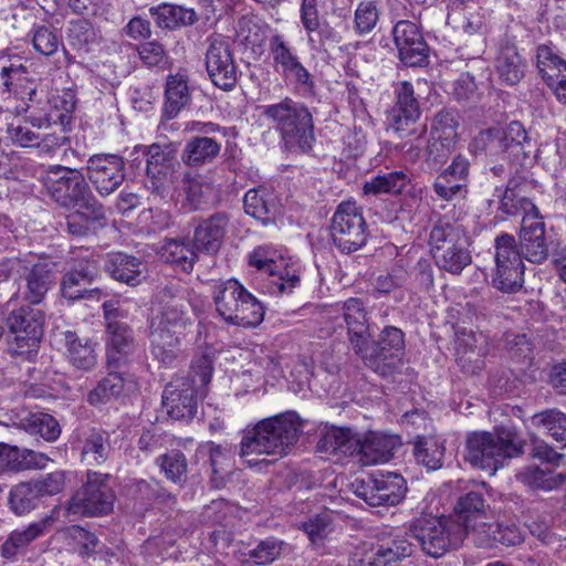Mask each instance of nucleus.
<instances>
[{
	"label": "nucleus",
	"instance_id": "f257e3e1",
	"mask_svg": "<svg viewBox=\"0 0 566 566\" xmlns=\"http://www.w3.org/2000/svg\"><path fill=\"white\" fill-rule=\"evenodd\" d=\"M157 300L160 308L150 323V353L160 364L170 366L180 353L181 336L190 324L188 303L176 286L163 287Z\"/></svg>",
	"mask_w": 566,
	"mask_h": 566
},
{
	"label": "nucleus",
	"instance_id": "f03ea898",
	"mask_svg": "<svg viewBox=\"0 0 566 566\" xmlns=\"http://www.w3.org/2000/svg\"><path fill=\"white\" fill-rule=\"evenodd\" d=\"M302 421L294 411H286L261 420L240 442V458L250 467L264 460L253 455L284 457L296 444L302 433Z\"/></svg>",
	"mask_w": 566,
	"mask_h": 566
},
{
	"label": "nucleus",
	"instance_id": "7ed1b4c3",
	"mask_svg": "<svg viewBox=\"0 0 566 566\" xmlns=\"http://www.w3.org/2000/svg\"><path fill=\"white\" fill-rule=\"evenodd\" d=\"M263 115L279 133L285 149L303 154L312 151L316 142L314 119L304 103L285 97L279 103L264 106Z\"/></svg>",
	"mask_w": 566,
	"mask_h": 566
},
{
	"label": "nucleus",
	"instance_id": "20e7f679",
	"mask_svg": "<svg viewBox=\"0 0 566 566\" xmlns=\"http://www.w3.org/2000/svg\"><path fill=\"white\" fill-rule=\"evenodd\" d=\"M46 195L65 209L88 210L95 218L102 216V202L92 192L85 174L62 165L50 166L41 177Z\"/></svg>",
	"mask_w": 566,
	"mask_h": 566
},
{
	"label": "nucleus",
	"instance_id": "39448f33",
	"mask_svg": "<svg viewBox=\"0 0 566 566\" xmlns=\"http://www.w3.org/2000/svg\"><path fill=\"white\" fill-rule=\"evenodd\" d=\"M524 441L510 426H500L494 433L474 432L467 439L465 460L475 468L494 474L505 461L523 453Z\"/></svg>",
	"mask_w": 566,
	"mask_h": 566
},
{
	"label": "nucleus",
	"instance_id": "423d86ee",
	"mask_svg": "<svg viewBox=\"0 0 566 566\" xmlns=\"http://www.w3.org/2000/svg\"><path fill=\"white\" fill-rule=\"evenodd\" d=\"M212 371L211 359L203 355L192 363L189 376L177 377L166 385L163 405L170 418L190 420L195 417L198 395L211 381Z\"/></svg>",
	"mask_w": 566,
	"mask_h": 566
},
{
	"label": "nucleus",
	"instance_id": "0eeeda50",
	"mask_svg": "<svg viewBox=\"0 0 566 566\" xmlns=\"http://www.w3.org/2000/svg\"><path fill=\"white\" fill-rule=\"evenodd\" d=\"M429 245L436 265L452 275L461 274L472 263L464 229L447 218L439 219L432 227Z\"/></svg>",
	"mask_w": 566,
	"mask_h": 566
},
{
	"label": "nucleus",
	"instance_id": "6e6552de",
	"mask_svg": "<svg viewBox=\"0 0 566 566\" xmlns=\"http://www.w3.org/2000/svg\"><path fill=\"white\" fill-rule=\"evenodd\" d=\"M56 263L42 259L36 262L6 259L0 262V276H18L17 296L30 305L41 304L57 279Z\"/></svg>",
	"mask_w": 566,
	"mask_h": 566
},
{
	"label": "nucleus",
	"instance_id": "1a4fd4ad",
	"mask_svg": "<svg viewBox=\"0 0 566 566\" xmlns=\"http://www.w3.org/2000/svg\"><path fill=\"white\" fill-rule=\"evenodd\" d=\"M409 534L416 538L422 552L440 558L458 549L467 535L464 528L452 516L421 515L409 524Z\"/></svg>",
	"mask_w": 566,
	"mask_h": 566
},
{
	"label": "nucleus",
	"instance_id": "9d476101",
	"mask_svg": "<svg viewBox=\"0 0 566 566\" xmlns=\"http://www.w3.org/2000/svg\"><path fill=\"white\" fill-rule=\"evenodd\" d=\"M213 301L218 314L229 324L255 327L264 318V306L237 280L213 286Z\"/></svg>",
	"mask_w": 566,
	"mask_h": 566
},
{
	"label": "nucleus",
	"instance_id": "9b49d317",
	"mask_svg": "<svg viewBox=\"0 0 566 566\" xmlns=\"http://www.w3.org/2000/svg\"><path fill=\"white\" fill-rule=\"evenodd\" d=\"M475 153L490 158H506L512 161L527 158L533 143L520 122H511L506 127H491L481 130L471 144Z\"/></svg>",
	"mask_w": 566,
	"mask_h": 566
},
{
	"label": "nucleus",
	"instance_id": "f8f14e48",
	"mask_svg": "<svg viewBox=\"0 0 566 566\" xmlns=\"http://www.w3.org/2000/svg\"><path fill=\"white\" fill-rule=\"evenodd\" d=\"M45 314L29 303L13 308L4 316V323L12 335L8 344L11 356L32 360L43 336Z\"/></svg>",
	"mask_w": 566,
	"mask_h": 566
},
{
	"label": "nucleus",
	"instance_id": "ddd939ff",
	"mask_svg": "<svg viewBox=\"0 0 566 566\" xmlns=\"http://www.w3.org/2000/svg\"><path fill=\"white\" fill-rule=\"evenodd\" d=\"M355 353L375 373L387 376L401 363L405 353V335L395 326H386L376 342H365Z\"/></svg>",
	"mask_w": 566,
	"mask_h": 566
},
{
	"label": "nucleus",
	"instance_id": "4468645a",
	"mask_svg": "<svg viewBox=\"0 0 566 566\" xmlns=\"http://www.w3.org/2000/svg\"><path fill=\"white\" fill-rule=\"evenodd\" d=\"M329 231L334 245L343 253L355 252L367 242V223L354 201H343L337 206Z\"/></svg>",
	"mask_w": 566,
	"mask_h": 566
},
{
	"label": "nucleus",
	"instance_id": "2eb2a0df",
	"mask_svg": "<svg viewBox=\"0 0 566 566\" xmlns=\"http://www.w3.org/2000/svg\"><path fill=\"white\" fill-rule=\"evenodd\" d=\"M111 479L109 474L88 471L86 482L70 500L69 512L82 515L109 513L115 502Z\"/></svg>",
	"mask_w": 566,
	"mask_h": 566
},
{
	"label": "nucleus",
	"instance_id": "dca6fc26",
	"mask_svg": "<svg viewBox=\"0 0 566 566\" xmlns=\"http://www.w3.org/2000/svg\"><path fill=\"white\" fill-rule=\"evenodd\" d=\"M185 130L197 135L187 140L181 151V160L189 167L211 164L220 154L221 142L217 135L226 136L224 128L212 122L192 120Z\"/></svg>",
	"mask_w": 566,
	"mask_h": 566
},
{
	"label": "nucleus",
	"instance_id": "f3484780",
	"mask_svg": "<svg viewBox=\"0 0 566 566\" xmlns=\"http://www.w3.org/2000/svg\"><path fill=\"white\" fill-rule=\"evenodd\" d=\"M207 42L205 64L210 81L222 91H232L238 72L230 43L220 34L209 36Z\"/></svg>",
	"mask_w": 566,
	"mask_h": 566
},
{
	"label": "nucleus",
	"instance_id": "a211bd4d",
	"mask_svg": "<svg viewBox=\"0 0 566 566\" xmlns=\"http://www.w3.org/2000/svg\"><path fill=\"white\" fill-rule=\"evenodd\" d=\"M396 104L390 109L388 119L400 138L416 136L421 138L427 132L424 124H418L420 107L411 83L403 81L396 88Z\"/></svg>",
	"mask_w": 566,
	"mask_h": 566
},
{
	"label": "nucleus",
	"instance_id": "6ab92c4d",
	"mask_svg": "<svg viewBox=\"0 0 566 566\" xmlns=\"http://www.w3.org/2000/svg\"><path fill=\"white\" fill-rule=\"evenodd\" d=\"M85 176L102 198L113 195L126 178L125 160L117 154H95L88 157Z\"/></svg>",
	"mask_w": 566,
	"mask_h": 566
},
{
	"label": "nucleus",
	"instance_id": "aec40b11",
	"mask_svg": "<svg viewBox=\"0 0 566 566\" xmlns=\"http://www.w3.org/2000/svg\"><path fill=\"white\" fill-rule=\"evenodd\" d=\"M249 264L268 275L272 294H291L300 284V276L290 270L283 260H275V252L268 247H258L249 256Z\"/></svg>",
	"mask_w": 566,
	"mask_h": 566
},
{
	"label": "nucleus",
	"instance_id": "412c9836",
	"mask_svg": "<svg viewBox=\"0 0 566 566\" xmlns=\"http://www.w3.org/2000/svg\"><path fill=\"white\" fill-rule=\"evenodd\" d=\"M56 518L53 513L22 527L12 530L0 545V556L15 562L24 556L29 546L45 536L53 527Z\"/></svg>",
	"mask_w": 566,
	"mask_h": 566
},
{
	"label": "nucleus",
	"instance_id": "4be33fe9",
	"mask_svg": "<svg viewBox=\"0 0 566 566\" xmlns=\"http://www.w3.org/2000/svg\"><path fill=\"white\" fill-rule=\"evenodd\" d=\"M392 35L399 59L405 65L415 67L427 64L429 46L416 23L408 20L397 22Z\"/></svg>",
	"mask_w": 566,
	"mask_h": 566
},
{
	"label": "nucleus",
	"instance_id": "5701e85b",
	"mask_svg": "<svg viewBox=\"0 0 566 566\" xmlns=\"http://www.w3.org/2000/svg\"><path fill=\"white\" fill-rule=\"evenodd\" d=\"M230 224L231 214L227 211H216L208 217L198 218L192 239L196 250L209 255L217 254Z\"/></svg>",
	"mask_w": 566,
	"mask_h": 566
},
{
	"label": "nucleus",
	"instance_id": "b1692460",
	"mask_svg": "<svg viewBox=\"0 0 566 566\" xmlns=\"http://www.w3.org/2000/svg\"><path fill=\"white\" fill-rule=\"evenodd\" d=\"M137 343L133 328L126 323H114L105 327V357L107 368L120 369L127 366L136 350Z\"/></svg>",
	"mask_w": 566,
	"mask_h": 566
},
{
	"label": "nucleus",
	"instance_id": "393cba45",
	"mask_svg": "<svg viewBox=\"0 0 566 566\" xmlns=\"http://www.w3.org/2000/svg\"><path fill=\"white\" fill-rule=\"evenodd\" d=\"M469 171V159L463 155L455 156L432 184L437 197L446 201L464 199L468 193Z\"/></svg>",
	"mask_w": 566,
	"mask_h": 566
},
{
	"label": "nucleus",
	"instance_id": "a878e982",
	"mask_svg": "<svg viewBox=\"0 0 566 566\" xmlns=\"http://www.w3.org/2000/svg\"><path fill=\"white\" fill-rule=\"evenodd\" d=\"M269 49L273 62L281 66L282 74L286 78L293 80L304 91L311 92L314 90L315 83L311 73L301 63L294 50L282 35H273L270 40Z\"/></svg>",
	"mask_w": 566,
	"mask_h": 566
},
{
	"label": "nucleus",
	"instance_id": "bb28decb",
	"mask_svg": "<svg viewBox=\"0 0 566 566\" xmlns=\"http://www.w3.org/2000/svg\"><path fill=\"white\" fill-rule=\"evenodd\" d=\"M74 107V102L54 98L45 101L41 108H38L33 103H27L24 112L29 113L27 119L33 127L49 128L51 126H59V130L65 133L66 126L71 123Z\"/></svg>",
	"mask_w": 566,
	"mask_h": 566
},
{
	"label": "nucleus",
	"instance_id": "cd10ccee",
	"mask_svg": "<svg viewBox=\"0 0 566 566\" xmlns=\"http://www.w3.org/2000/svg\"><path fill=\"white\" fill-rule=\"evenodd\" d=\"M60 335L67 363L81 371L93 370L97 365V343L72 329L62 331Z\"/></svg>",
	"mask_w": 566,
	"mask_h": 566
},
{
	"label": "nucleus",
	"instance_id": "c85d7f7f",
	"mask_svg": "<svg viewBox=\"0 0 566 566\" xmlns=\"http://www.w3.org/2000/svg\"><path fill=\"white\" fill-rule=\"evenodd\" d=\"M520 247L523 258L532 263H542L549 255V248L545 238V224L535 216H525L522 219L520 232Z\"/></svg>",
	"mask_w": 566,
	"mask_h": 566
},
{
	"label": "nucleus",
	"instance_id": "c756f323",
	"mask_svg": "<svg viewBox=\"0 0 566 566\" xmlns=\"http://www.w3.org/2000/svg\"><path fill=\"white\" fill-rule=\"evenodd\" d=\"M494 67L502 84L514 86L525 76L527 64L516 44L505 38L500 42Z\"/></svg>",
	"mask_w": 566,
	"mask_h": 566
},
{
	"label": "nucleus",
	"instance_id": "7c9ffc66",
	"mask_svg": "<svg viewBox=\"0 0 566 566\" xmlns=\"http://www.w3.org/2000/svg\"><path fill=\"white\" fill-rule=\"evenodd\" d=\"M103 269L113 280L129 286H137L145 280L143 261L124 252L106 254L103 258Z\"/></svg>",
	"mask_w": 566,
	"mask_h": 566
},
{
	"label": "nucleus",
	"instance_id": "2f4dec72",
	"mask_svg": "<svg viewBox=\"0 0 566 566\" xmlns=\"http://www.w3.org/2000/svg\"><path fill=\"white\" fill-rule=\"evenodd\" d=\"M399 437L380 432H369L364 440L359 438L357 455L364 465L388 462L394 451L400 447Z\"/></svg>",
	"mask_w": 566,
	"mask_h": 566
},
{
	"label": "nucleus",
	"instance_id": "473e14b6",
	"mask_svg": "<svg viewBox=\"0 0 566 566\" xmlns=\"http://www.w3.org/2000/svg\"><path fill=\"white\" fill-rule=\"evenodd\" d=\"M135 390L137 381L134 375L108 368V374L90 391L87 400L91 405L103 403Z\"/></svg>",
	"mask_w": 566,
	"mask_h": 566
},
{
	"label": "nucleus",
	"instance_id": "72a5a7b5",
	"mask_svg": "<svg viewBox=\"0 0 566 566\" xmlns=\"http://www.w3.org/2000/svg\"><path fill=\"white\" fill-rule=\"evenodd\" d=\"M243 205L245 212L263 224L274 223L282 213L277 196L264 187L247 191Z\"/></svg>",
	"mask_w": 566,
	"mask_h": 566
},
{
	"label": "nucleus",
	"instance_id": "f704fd0d",
	"mask_svg": "<svg viewBox=\"0 0 566 566\" xmlns=\"http://www.w3.org/2000/svg\"><path fill=\"white\" fill-rule=\"evenodd\" d=\"M342 310L350 346L354 352L360 350L363 344L371 337L364 302L357 297L348 298Z\"/></svg>",
	"mask_w": 566,
	"mask_h": 566
},
{
	"label": "nucleus",
	"instance_id": "c9c22d12",
	"mask_svg": "<svg viewBox=\"0 0 566 566\" xmlns=\"http://www.w3.org/2000/svg\"><path fill=\"white\" fill-rule=\"evenodd\" d=\"M49 461L44 453L27 448H18L8 443H0V474L3 472H19L32 469H43Z\"/></svg>",
	"mask_w": 566,
	"mask_h": 566
},
{
	"label": "nucleus",
	"instance_id": "e433bc0d",
	"mask_svg": "<svg viewBox=\"0 0 566 566\" xmlns=\"http://www.w3.org/2000/svg\"><path fill=\"white\" fill-rule=\"evenodd\" d=\"M2 93H12L21 99L33 103L36 96V85L29 78L28 69L22 63H10L0 70Z\"/></svg>",
	"mask_w": 566,
	"mask_h": 566
},
{
	"label": "nucleus",
	"instance_id": "4c0bfd02",
	"mask_svg": "<svg viewBox=\"0 0 566 566\" xmlns=\"http://www.w3.org/2000/svg\"><path fill=\"white\" fill-rule=\"evenodd\" d=\"M67 45L80 54L93 52L99 45L101 31L87 19H73L65 30Z\"/></svg>",
	"mask_w": 566,
	"mask_h": 566
},
{
	"label": "nucleus",
	"instance_id": "58836bf2",
	"mask_svg": "<svg viewBox=\"0 0 566 566\" xmlns=\"http://www.w3.org/2000/svg\"><path fill=\"white\" fill-rule=\"evenodd\" d=\"M149 14L158 28L168 30L190 27L199 20L193 9L170 3L151 7Z\"/></svg>",
	"mask_w": 566,
	"mask_h": 566
},
{
	"label": "nucleus",
	"instance_id": "ea45409f",
	"mask_svg": "<svg viewBox=\"0 0 566 566\" xmlns=\"http://www.w3.org/2000/svg\"><path fill=\"white\" fill-rule=\"evenodd\" d=\"M359 437L348 428L332 427L317 443V449L329 455L352 457L357 454Z\"/></svg>",
	"mask_w": 566,
	"mask_h": 566
},
{
	"label": "nucleus",
	"instance_id": "a19ab883",
	"mask_svg": "<svg viewBox=\"0 0 566 566\" xmlns=\"http://www.w3.org/2000/svg\"><path fill=\"white\" fill-rule=\"evenodd\" d=\"M536 69L546 85L566 74V60L552 42L538 44L535 51Z\"/></svg>",
	"mask_w": 566,
	"mask_h": 566
},
{
	"label": "nucleus",
	"instance_id": "79ce46f5",
	"mask_svg": "<svg viewBox=\"0 0 566 566\" xmlns=\"http://www.w3.org/2000/svg\"><path fill=\"white\" fill-rule=\"evenodd\" d=\"M486 507L484 495L481 491H469L458 499L454 506L455 515L453 522L459 523L464 528L467 535L472 522L485 520Z\"/></svg>",
	"mask_w": 566,
	"mask_h": 566
},
{
	"label": "nucleus",
	"instance_id": "37998d69",
	"mask_svg": "<svg viewBox=\"0 0 566 566\" xmlns=\"http://www.w3.org/2000/svg\"><path fill=\"white\" fill-rule=\"evenodd\" d=\"M165 97L163 116L172 119L190 103L191 96L187 77L179 73L168 75Z\"/></svg>",
	"mask_w": 566,
	"mask_h": 566
},
{
	"label": "nucleus",
	"instance_id": "c03bdc74",
	"mask_svg": "<svg viewBox=\"0 0 566 566\" xmlns=\"http://www.w3.org/2000/svg\"><path fill=\"white\" fill-rule=\"evenodd\" d=\"M160 258L166 262L174 264L181 271L189 273L193 270L197 260V250L192 244L182 239L166 240L160 249Z\"/></svg>",
	"mask_w": 566,
	"mask_h": 566
},
{
	"label": "nucleus",
	"instance_id": "a18cd8bd",
	"mask_svg": "<svg viewBox=\"0 0 566 566\" xmlns=\"http://www.w3.org/2000/svg\"><path fill=\"white\" fill-rule=\"evenodd\" d=\"M97 275L95 263L87 261L80 269L67 272L61 282L63 297L77 301L82 300L84 289L90 285Z\"/></svg>",
	"mask_w": 566,
	"mask_h": 566
},
{
	"label": "nucleus",
	"instance_id": "49530a36",
	"mask_svg": "<svg viewBox=\"0 0 566 566\" xmlns=\"http://www.w3.org/2000/svg\"><path fill=\"white\" fill-rule=\"evenodd\" d=\"M111 451L108 434L102 430L91 429L83 440L82 461L90 465H101L108 459Z\"/></svg>",
	"mask_w": 566,
	"mask_h": 566
},
{
	"label": "nucleus",
	"instance_id": "de8ad7c7",
	"mask_svg": "<svg viewBox=\"0 0 566 566\" xmlns=\"http://www.w3.org/2000/svg\"><path fill=\"white\" fill-rule=\"evenodd\" d=\"M516 476L521 482L544 491L558 489L566 480V474L563 472H555L551 469H542L535 465L524 468Z\"/></svg>",
	"mask_w": 566,
	"mask_h": 566
},
{
	"label": "nucleus",
	"instance_id": "09e8293b",
	"mask_svg": "<svg viewBox=\"0 0 566 566\" xmlns=\"http://www.w3.org/2000/svg\"><path fill=\"white\" fill-rule=\"evenodd\" d=\"M444 452V442L433 437H418L413 446L417 462L431 471L442 467Z\"/></svg>",
	"mask_w": 566,
	"mask_h": 566
},
{
	"label": "nucleus",
	"instance_id": "8fccbe9b",
	"mask_svg": "<svg viewBox=\"0 0 566 566\" xmlns=\"http://www.w3.org/2000/svg\"><path fill=\"white\" fill-rule=\"evenodd\" d=\"M307 32V43L313 51L327 52L329 48L340 42L339 33L327 22H319V19L303 23Z\"/></svg>",
	"mask_w": 566,
	"mask_h": 566
},
{
	"label": "nucleus",
	"instance_id": "3c124183",
	"mask_svg": "<svg viewBox=\"0 0 566 566\" xmlns=\"http://www.w3.org/2000/svg\"><path fill=\"white\" fill-rule=\"evenodd\" d=\"M410 184V178L403 171H390L373 177L364 184L365 195H399Z\"/></svg>",
	"mask_w": 566,
	"mask_h": 566
},
{
	"label": "nucleus",
	"instance_id": "603ef678",
	"mask_svg": "<svg viewBox=\"0 0 566 566\" xmlns=\"http://www.w3.org/2000/svg\"><path fill=\"white\" fill-rule=\"evenodd\" d=\"M156 464L165 478L182 486L188 480V461L186 455L177 449H172L156 459Z\"/></svg>",
	"mask_w": 566,
	"mask_h": 566
},
{
	"label": "nucleus",
	"instance_id": "864d4df0",
	"mask_svg": "<svg viewBox=\"0 0 566 566\" xmlns=\"http://www.w3.org/2000/svg\"><path fill=\"white\" fill-rule=\"evenodd\" d=\"M134 153L146 157V170H174L176 153L170 145L156 143L150 146L138 145L134 148Z\"/></svg>",
	"mask_w": 566,
	"mask_h": 566
},
{
	"label": "nucleus",
	"instance_id": "5fc2aeb1",
	"mask_svg": "<svg viewBox=\"0 0 566 566\" xmlns=\"http://www.w3.org/2000/svg\"><path fill=\"white\" fill-rule=\"evenodd\" d=\"M31 481L21 482L12 486L8 496V504L10 510L15 515H25L34 510L40 501Z\"/></svg>",
	"mask_w": 566,
	"mask_h": 566
},
{
	"label": "nucleus",
	"instance_id": "6e6d98bb",
	"mask_svg": "<svg viewBox=\"0 0 566 566\" xmlns=\"http://www.w3.org/2000/svg\"><path fill=\"white\" fill-rule=\"evenodd\" d=\"M378 566H389L412 554V545L405 537L373 546Z\"/></svg>",
	"mask_w": 566,
	"mask_h": 566
},
{
	"label": "nucleus",
	"instance_id": "4d7b16f0",
	"mask_svg": "<svg viewBox=\"0 0 566 566\" xmlns=\"http://www.w3.org/2000/svg\"><path fill=\"white\" fill-rule=\"evenodd\" d=\"M21 426L32 436H40L46 441H54L61 434L59 422L49 413H30L21 420Z\"/></svg>",
	"mask_w": 566,
	"mask_h": 566
},
{
	"label": "nucleus",
	"instance_id": "13d9d810",
	"mask_svg": "<svg viewBox=\"0 0 566 566\" xmlns=\"http://www.w3.org/2000/svg\"><path fill=\"white\" fill-rule=\"evenodd\" d=\"M533 426L543 428L555 441L566 447V415L557 409H547L532 417Z\"/></svg>",
	"mask_w": 566,
	"mask_h": 566
},
{
	"label": "nucleus",
	"instance_id": "bf43d9fd",
	"mask_svg": "<svg viewBox=\"0 0 566 566\" xmlns=\"http://www.w3.org/2000/svg\"><path fill=\"white\" fill-rule=\"evenodd\" d=\"M495 274L493 285L504 293H515L520 291L524 282V264H495Z\"/></svg>",
	"mask_w": 566,
	"mask_h": 566
},
{
	"label": "nucleus",
	"instance_id": "052dcab7",
	"mask_svg": "<svg viewBox=\"0 0 566 566\" xmlns=\"http://www.w3.org/2000/svg\"><path fill=\"white\" fill-rule=\"evenodd\" d=\"M380 496L385 499L387 505H397L405 497L407 491L406 480L402 475L394 472L375 475Z\"/></svg>",
	"mask_w": 566,
	"mask_h": 566
},
{
	"label": "nucleus",
	"instance_id": "680f3d73",
	"mask_svg": "<svg viewBox=\"0 0 566 566\" xmlns=\"http://www.w3.org/2000/svg\"><path fill=\"white\" fill-rule=\"evenodd\" d=\"M379 0H364L358 3L354 14V28L357 34L370 33L379 20Z\"/></svg>",
	"mask_w": 566,
	"mask_h": 566
},
{
	"label": "nucleus",
	"instance_id": "e2e57ef3",
	"mask_svg": "<svg viewBox=\"0 0 566 566\" xmlns=\"http://www.w3.org/2000/svg\"><path fill=\"white\" fill-rule=\"evenodd\" d=\"M478 343V338L475 336H471L468 338H463L459 340V347L464 346V350L460 352L458 349V363L462 369L467 373H476L484 367L483 357L486 354V349L483 346L475 345L474 347L470 344V340Z\"/></svg>",
	"mask_w": 566,
	"mask_h": 566
},
{
	"label": "nucleus",
	"instance_id": "0e129e2a",
	"mask_svg": "<svg viewBox=\"0 0 566 566\" xmlns=\"http://www.w3.org/2000/svg\"><path fill=\"white\" fill-rule=\"evenodd\" d=\"M287 548V544L275 537H268L260 541L258 545L249 551V557L258 565H269L276 560Z\"/></svg>",
	"mask_w": 566,
	"mask_h": 566
},
{
	"label": "nucleus",
	"instance_id": "69168bd1",
	"mask_svg": "<svg viewBox=\"0 0 566 566\" xmlns=\"http://www.w3.org/2000/svg\"><path fill=\"white\" fill-rule=\"evenodd\" d=\"M197 457H208L211 468V481L216 486L222 483L223 474L226 472V462L228 461L226 451L213 442L201 444L197 449Z\"/></svg>",
	"mask_w": 566,
	"mask_h": 566
},
{
	"label": "nucleus",
	"instance_id": "338daca9",
	"mask_svg": "<svg viewBox=\"0 0 566 566\" xmlns=\"http://www.w3.org/2000/svg\"><path fill=\"white\" fill-rule=\"evenodd\" d=\"M138 56L144 66L164 70L169 64V55L165 46L158 41H148L136 45Z\"/></svg>",
	"mask_w": 566,
	"mask_h": 566
},
{
	"label": "nucleus",
	"instance_id": "774afa93",
	"mask_svg": "<svg viewBox=\"0 0 566 566\" xmlns=\"http://www.w3.org/2000/svg\"><path fill=\"white\" fill-rule=\"evenodd\" d=\"M458 118L457 114L452 111L439 112L431 125V136L434 138L444 139L446 142H455L458 137Z\"/></svg>",
	"mask_w": 566,
	"mask_h": 566
}]
</instances>
